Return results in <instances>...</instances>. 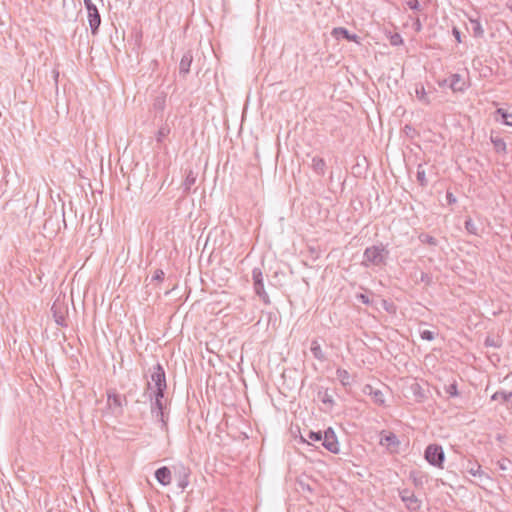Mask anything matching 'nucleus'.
<instances>
[{
    "label": "nucleus",
    "instance_id": "nucleus-38",
    "mask_svg": "<svg viewBox=\"0 0 512 512\" xmlns=\"http://www.w3.org/2000/svg\"><path fill=\"white\" fill-rule=\"evenodd\" d=\"M164 276H165L164 271L161 269H157V270H155V272L152 276V280L162 281L164 279Z\"/></svg>",
    "mask_w": 512,
    "mask_h": 512
},
{
    "label": "nucleus",
    "instance_id": "nucleus-31",
    "mask_svg": "<svg viewBox=\"0 0 512 512\" xmlns=\"http://www.w3.org/2000/svg\"><path fill=\"white\" fill-rule=\"evenodd\" d=\"M170 133V129L168 126H162L159 128L157 132V141L162 142V140L167 137V135Z\"/></svg>",
    "mask_w": 512,
    "mask_h": 512
},
{
    "label": "nucleus",
    "instance_id": "nucleus-45",
    "mask_svg": "<svg viewBox=\"0 0 512 512\" xmlns=\"http://www.w3.org/2000/svg\"><path fill=\"white\" fill-rule=\"evenodd\" d=\"M187 484H188V483H187V481H182V482L180 483V486H181L182 488H185V487L187 486Z\"/></svg>",
    "mask_w": 512,
    "mask_h": 512
},
{
    "label": "nucleus",
    "instance_id": "nucleus-20",
    "mask_svg": "<svg viewBox=\"0 0 512 512\" xmlns=\"http://www.w3.org/2000/svg\"><path fill=\"white\" fill-rule=\"evenodd\" d=\"M369 390V394L372 396L373 401L378 405H383L385 403V398L382 391L376 389L374 390L371 386H366L365 391Z\"/></svg>",
    "mask_w": 512,
    "mask_h": 512
},
{
    "label": "nucleus",
    "instance_id": "nucleus-3",
    "mask_svg": "<svg viewBox=\"0 0 512 512\" xmlns=\"http://www.w3.org/2000/svg\"><path fill=\"white\" fill-rule=\"evenodd\" d=\"M85 9L87 11V18L91 33L96 35L101 24V16L96 4L92 0H83Z\"/></svg>",
    "mask_w": 512,
    "mask_h": 512
},
{
    "label": "nucleus",
    "instance_id": "nucleus-19",
    "mask_svg": "<svg viewBox=\"0 0 512 512\" xmlns=\"http://www.w3.org/2000/svg\"><path fill=\"white\" fill-rule=\"evenodd\" d=\"M333 34L335 36L342 35L343 38L347 39L348 41H354L358 43V36L356 34H350V32L343 27H338L333 30Z\"/></svg>",
    "mask_w": 512,
    "mask_h": 512
},
{
    "label": "nucleus",
    "instance_id": "nucleus-40",
    "mask_svg": "<svg viewBox=\"0 0 512 512\" xmlns=\"http://www.w3.org/2000/svg\"><path fill=\"white\" fill-rule=\"evenodd\" d=\"M446 200L449 205L455 204L457 202L456 197L452 192L447 191L446 193Z\"/></svg>",
    "mask_w": 512,
    "mask_h": 512
},
{
    "label": "nucleus",
    "instance_id": "nucleus-11",
    "mask_svg": "<svg viewBox=\"0 0 512 512\" xmlns=\"http://www.w3.org/2000/svg\"><path fill=\"white\" fill-rule=\"evenodd\" d=\"M193 61V56L191 51H187L184 53V55L181 58L180 64H179V73L186 75L190 71V67Z\"/></svg>",
    "mask_w": 512,
    "mask_h": 512
},
{
    "label": "nucleus",
    "instance_id": "nucleus-26",
    "mask_svg": "<svg viewBox=\"0 0 512 512\" xmlns=\"http://www.w3.org/2000/svg\"><path fill=\"white\" fill-rule=\"evenodd\" d=\"M52 312L55 322L60 326H66L65 316L61 312L57 311V305L55 303L52 306Z\"/></svg>",
    "mask_w": 512,
    "mask_h": 512
},
{
    "label": "nucleus",
    "instance_id": "nucleus-5",
    "mask_svg": "<svg viewBox=\"0 0 512 512\" xmlns=\"http://www.w3.org/2000/svg\"><path fill=\"white\" fill-rule=\"evenodd\" d=\"M424 456L431 465L436 467H441L445 459L443 448L437 444L428 445Z\"/></svg>",
    "mask_w": 512,
    "mask_h": 512
},
{
    "label": "nucleus",
    "instance_id": "nucleus-24",
    "mask_svg": "<svg viewBox=\"0 0 512 512\" xmlns=\"http://www.w3.org/2000/svg\"><path fill=\"white\" fill-rule=\"evenodd\" d=\"M491 142L497 152L506 153V143L502 138L491 137Z\"/></svg>",
    "mask_w": 512,
    "mask_h": 512
},
{
    "label": "nucleus",
    "instance_id": "nucleus-27",
    "mask_svg": "<svg viewBox=\"0 0 512 512\" xmlns=\"http://www.w3.org/2000/svg\"><path fill=\"white\" fill-rule=\"evenodd\" d=\"M465 229L467 230L468 233H470L472 235H478L479 234L478 226L476 225V223L471 218H468L465 221Z\"/></svg>",
    "mask_w": 512,
    "mask_h": 512
},
{
    "label": "nucleus",
    "instance_id": "nucleus-33",
    "mask_svg": "<svg viewBox=\"0 0 512 512\" xmlns=\"http://www.w3.org/2000/svg\"><path fill=\"white\" fill-rule=\"evenodd\" d=\"M510 464H511V461L508 458H502L497 461V466L502 471L508 470Z\"/></svg>",
    "mask_w": 512,
    "mask_h": 512
},
{
    "label": "nucleus",
    "instance_id": "nucleus-46",
    "mask_svg": "<svg viewBox=\"0 0 512 512\" xmlns=\"http://www.w3.org/2000/svg\"><path fill=\"white\" fill-rule=\"evenodd\" d=\"M509 9H510V10H511V12H512V5H511V6H509Z\"/></svg>",
    "mask_w": 512,
    "mask_h": 512
},
{
    "label": "nucleus",
    "instance_id": "nucleus-29",
    "mask_svg": "<svg viewBox=\"0 0 512 512\" xmlns=\"http://www.w3.org/2000/svg\"><path fill=\"white\" fill-rule=\"evenodd\" d=\"M467 471L472 476H479V477H481L484 474L483 471L481 470V466L478 465V464H470L467 467Z\"/></svg>",
    "mask_w": 512,
    "mask_h": 512
},
{
    "label": "nucleus",
    "instance_id": "nucleus-18",
    "mask_svg": "<svg viewBox=\"0 0 512 512\" xmlns=\"http://www.w3.org/2000/svg\"><path fill=\"white\" fill-rule=\"evenodd\" d=\"M492 399L501 401L502 403L511 404L512 406V392L497 391L493 394Z\"/></svg>",
    "mask_w": 512,
    "mask_h": 512
},
{
    "label": "nucleus",
    "instance_id": "nucleus-9",
    "mask_svg": "<svg viewBox=\"0 0 512 512\" xmlns=\"http://www.w3.org/2000/svg\"><path fill=\"white\" fill-rule=\"evenodd\" d=\"M155 401L151 405V413L152 415L159 421L162 422L163 426L166 425L165 421V406L163 403V398L158 395V393H154Z\"/></svg>",
    "mask_w": 512,
    "mask_h": 512
},
{
    "label": "nucleus",
    "instance_id": "nucleus-23",
    "mask_svg": "<svg viewBox=\"0 0 512 512\" xmlns=\"http://www.w3.org/2000/svg\"><path fill=\"white\" fill-rule=\"evenodd\" d=\"M304 442L308 444L312 442H322L323 434L321 431H308L306 437H301Z\"/></svg>",
    "mask_w": 512,
    "mask_h": 512
},
{
    "label": "nucleus",
    "instance_id": "nucleus-44",
    "mask_svg": "<svg viewBox=\"0 0 512 512\" xmlns=\"http://www.w3.org/2000/svg\"><path fill=\"white\" fill-rule=\"evenodd\" d=\"M359 298L361 299V301H362L363 303H365V304L369 303V298H368L366 295L361 294V295L359 296Z\"/></svg>",
    "mask_w": 512,
    "mask_h": 512
},
{
    "label": "nucleus",
    "instance_id": "nucleus-1",
    "mask_svg": "<svg viewBox=\"0 0 512 512\" xmlns=\"http://www.w3.org/2000/svg\"><path fill=\"white\" fill-rule=\"evenodd\" d=\"M389 251L382 245H373L367 247L363 253L362 265L369 267L371 265L380 266L386 263Z\"/></svg>",
    "mask_w": 512,
    "mask_h": 512
},
{
    "label": "nucleus",
    "instance_id": "nucleus-16",
    "mask_svg": "<svg viewBox=\"0 0 512 512\" xmlns=\"http://www.w3.org/2000/svg\"><path fill=\"white\" fill-rule=\"evenodd\" d=\"M310 350L315 359L321 362L326 360L325 354L323 353L322 348L317 340H312Z\"/></svg>",
    "mask_w": 512,
    "mask_h": 512
},
{
    "label": "nucleus",
    "instance_id": "nucleus-39",
    "mask_svg": "<svg viewBox=\"0 0 512 512\" xmlns=\"http://www.w3.org/2000/svg\"><path fill=\"white\" fill-rule=\"evenodd\" d=\"M485 346L487 347H499V343H497V341L495 340L494 337H490L488 336L486 339H485Z\"/></svg>",
    "mask_w": 512,
    "mask_h": 512
},
{
    "label": "nucleus",
    "instance_id": "nucleus-4",
    "mask_svg": "<svg viewBox=\"0 0 512 512\" xmlns=\"http://www.w3.org/2000/svg\"><path fill=\"white\" fill-rule=\"evenodd\" d=\"M151 381L154 383L156 388L155 393H158L160 397H164V392L167 388L166 376L164 368L160 363H157L152 368Z\"/></svg>",
    "mask_w": 512,
    "mask_h": 512
},
{
    "label": "nucleus",
    "instance_id": "nucleus-13",
    "mask_svg": "<svg viewBox=\"0 0 512 512\" xmlns=\"http://www.w3.org/2000/svg\"><path fill=\"white\" fill-rule=\"evenodd\" d=\"M312 170L319 176H323L326 170V162L323 158L315 156L311 162Z\"/></svg>",
    "mask_w": 512,
    "mask_h": 512
},
{
    "label": "nucleus",
    "instance_id": "nucleus-15",
    "mask_svg": "<svg viewBox=\"0 0 512 512\" xmlns=\"http://www.w3.org/2000/svg\"><path fill=\"white\" fill-rule=\"evenodd\" d=\"M336 377L344 387L351 385L352 378L346 369L338 368L336 370Z\"/></svg>",
    "mask_w": 512,
    "mask_h": 512
},
{
    "label": "nucleus",
    "instance_id": "nucleus-21",
    "mask_svg": "<svg viewBox=\"0 0 512 512\" xmlns=\"http://www.w3.org/2000/svg\"><path fill=\"white\" fill-rule=\"evenodd\" d=\"M410 479L417 487H421L427 482V477L419 471H411Z\"/></svg>",
    "mask_w": 512,
    "mask_h": 512
},
{
    "label": "nucleus",
    "instance_id": "nucleus-42",
    "mask_svg": "<svg viewBox=\"0 0 512 512\" xmlns=\"http://www.w3.org/2000/svg\"><path fill=\"white\" fill-rule=\"evenodd\" d=\"M398 40L400 42H402L400 36L398 34H396L394 37H392V41L391 42H392L393 45H396L398 43Z\"/></svg>",
    "mask_w": 512,
    "mask_h": 512
},
{
    "label": "nucleus",
    "instance_id": "nucleus-7",
    "mask_svg": "<svg viewBox=\"0 0 512 512\" xmlns=\"http://www.w3.org/2000/svg\"><path fill=\"white\" fill-rule=\"evenodd\" d=\"M321 445L331 453L336 454L339 452V443L335 432L331 428L324 432Z\"/></svg>",
    "mask_w": 512,
    "mask_h": 512
},
{
    "label": "nucleus",
    "instance_id": "nucleus-32",
    "mask_svg": "<svg viewBox=\"0 0 512 512\" xmlns=\"http://www.w3.org/2000/svg\"><path fill=\"white\" fill-rule=\"evenodd\" d=\"M419 238H420L421 242H423V243H427L432 246H435L437 244V240L430 235L422 234V235H420Z\"/></svg>",
    "mask_w": 512,
    "mask_h": 512
},
{
    "label": "nucleus",
    "instance_id": "nucleus-8",
    "mask_svg": "<svg viewBox=\"0 0 512 512\" xmlns=\"http://www.w3.org/2000/svg\"><path fill=\"white\" fill-rule=\"evenodd\" d=\"M401 500L405 503L407 509L411 511H416L421 507V501L415 496V494L408 490L404 489L399 492Z\"/></svg>",
    "mask_w": 512,
    "mask_h": 512
},
{
    "label": "nucleus",
    "instance_id": "nucleus-30",
    "mask_svg": "<svg viewBox=\"0 0 512 512\" xmlns=\"http://www.w3.org/2000/svg\"><path fill=\"white\" fill-rule=\"evenodd\" d=\"M497 113L501 115L505 125L512 126V114H509L502 108H499L497 110Z\"/></svg>",
    "mask_w": 512,
    "mask_h": 512
},
{
    "label": "nucleus",
    "instance_id": "nucleus-25",
    "mask_svg": "<svg viewBox=\"0 0 512 512\" xmlns=\"http://www.w3.org/2000/svg\"><path fill=\"white\" fill-rule=\"evenodd\" d=\"M416 176H417V181L419 182V184L422 187L427 186L428 181H427L426 173H425V170H424L422 164L418 165V167H417V175Z\"/></svg>",
    "mask_w": 512,
    "mask_h": 512
},
{
    "label": "nucleus",
    "instance_id": "nucleus-43",
    "mask_svg": "<svg viewBox=\"0 0 512 512\" xmlns=\"http://www.w3.org/2000/svg\"><path fill=\"white\" fill-rule=\"evenodd\" d=\"M414 26H415V30H416V31H420V30H421L422 25H421V22H420V20H419V19H417V20L415 21Z\"/></svg>",
    "mask_w": 512,
    "mask_h": 512
},
{
    "label": "nucleus",
    "instance_id": "nucleus-14",
    "mask_svg": "<svg viewBox=\"0 0 512 512\" xmlns=\"http://www.w3.org/2000/svg\"><path fill=\"white\" fill-rule=\"evenodd\" d=\"M196 179H197V174L194 173L193 170H189L186 173L185 180H184V182L182 184L184 193H189L190 192L192 186L196 182Z\"/></svg>",
    "mask_w": 512,
    "mask_h": 512
},
{
    "label": "nucleus",
    "instance_id": "nucleus-28",
    "mask_svg": "<svg viewBox=\"0 0 512 512\" xmlns=\"http://www.w3.org/2000/svg\"><path fill=\"white\" fill-rule=\"evenodd\" d=\"M415 93H416L417 98L421 102H423L424 104H429L430 103V99L428 98L427 93H426V91H425L423 86L416 87Z\"/></svg>",
    "mask_w": 512,
    "mask_h": 512
},
{
    "label": "nucleus",
    "instance_id": "nucleus-6",
    "mask_svg": "<svg viewBox=\"0 0 512 512\" xmlns=\"http://www.w3.org/2000/svg\"><path fill=\"white\" fill-rule=\"evenodd\" d=\"M252 279L255 293L261 298L264 304L269 305L271 301L264 289L263 272L260 268L255 267L252 270Z\"/></svg>",
    "mask_w": 512,
    "mask_h": 512
},
{
    "label": "nucleus",
    "instance_id": "nucleus-2",
    "mask_svg": "<svg viewBox=\"0 0 512 512\" xmlns=\"http://www.w3.org/2000/svg\"><path fill=\"white\" fill-rule=\"evenodd\" d=\"M127 404L125 396H121L115 389L107 390V404L105 414L120 417L123 415L124 406Z\"/></svg>",
    "mask_w": 512,
    "mask_h": 512
},
{
    "label": "nucleus",
    "instance_id": "nucleus-34",
    "mask_svg": "<svg viewBox=\"0 0 512 512\" xmlns=\"http://www.w3.org/2000/svg\"><path fill=\"white\" fill-rule=\"evenodd\" d=\"M406 5L408 8L414 11H420L422 9L418 0H407Z\"/></svg>",
    "mask_w": 512,
    "mask_h": 512
},
{
    "label": "nucleus",
    "instance_id": "nucleus-12",
    "mask_svg": "<svg viewBox=\"0 0 512 512\" xmlns=\"http://www.w3.org/2000/svg\"><path fill=\"white\" fill-rule=\"evenodd\" d=\"M450 88L454 92H463L466 89V83L460 74H452L451 75Z\"/></svg>",
    "mask_w": 512,
    "mask_h": 512
},
{
    "label": "nucleus",
    "instance_id": "nucleus-35",
    "mask_svg": "<svg viewBox=\"0 0 512 512\" xmlns=\"http://www.w3.org/2000/svg\"><path fill=\"white\" fill-rule=\"evenodd\" d=\"M420 336L423 340L432 341L435 338V333L430 330H423L421 331Z\"/></svg>",
    "mask_w": 512,
    "mask_h": 512
},
{
    "label": "nucleus",
    "instance_id": "nucleus-36",
    "mask_svg": "<svg viewBox=\"0 0 512 512\" xmlns=\"http://www.w3.org/2000/svg\"><path fill=\"white\" fill-rule=\"evenodd\" d=\"M445 391L447 394H449L451 397H455L458 395V391H457V385L456 383H452L450 385H448L446 388H445Z\"/></svg>",
    "mask_w": 512,
    "mask_h": 512
},
{
    "label": "nucleus",
    "instance_id": "nucleus-17",
    "mask_svg": "<svg viewBox=\"0 0 512 512\" xmlns=\"http://www.w3.org/2000/svg\"><path fill=\"white\" fill-rule=\"evenodd\" d=\"M380 444L385 445L387 447H390V446L398 447L400 442L394 433H388L381 437Z\"/></svg>",
    "mask_w": 512,
    "mask_h": 512
},
{
    "label": "nucleus",
    "instance_id": "nucleus-37",
    "mask_svg": "<svg viewBox=\"0 0 512 512\" xmlns=\"http://www.w3.org/2000/svg\"><path fill=\"white\" fill-rule=\"evenodd\" d=\"M321 401L324 404H330L332 405L334 403L333 397L328 393V391H325L323 395L321 396Z\"/></svg>",
    "mask_w": 512,
    "mask_h": 512
},
{
    "label": "nucleus",
    "instance_id": "nucleus-22",
    "mask_svg": "<svg viewBox=\"0 0 512 512\" xmlns=\"http://www.w3.org/2000/svg\"><path fill=\"white\" fill-rule=\"evenodd\" d=\"M471 29L475 38H482L484 36V29L478 19H470Z\"/></svg>",
    "mask_w": 512,
    "mask_h": 512
},
{
    "label": "nucleus",
    "instance_id": "nucleus-41",
    "mask_svg": "<svg viewBox=\"0 0 512 512\" xmlns=\"http://www.w3.org/2000/svg\"><path fill=\"white\" fill-rule=\"evenodd\" d=\"M452 33L458 43H461V32L456 27L453 28Z\"/></svg>",
    "mask_w": 512,
    "mask_h": 512
},
{
    "label": "nucleus",
    "instance_id": "nucleus-10",
    "mask_svg": "<svg viewBox=\"0 0 512 512\" xmlns=\"http://www.w3.org/2000/svg\"><path fill=\"white\" fill-rule=\"evenodd\" d=\"M155 477L157 481L163 486L169 485L171 483V472L169 468L165 466L156 470Z\"/></svg>",
    "mask_w": 512,
    "mask_h": 512
}]
</instances>
